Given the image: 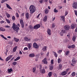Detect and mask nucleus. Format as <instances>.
<instances>
[{"mask_svg": "<svg viewBox=\"0 0 77 77\" xmlns=\"http://www.w3.org/2000/svg\"><path fill=\"white\" fill-rule=\"evenodd\" d=\"M7 1H9V0H2L1 3H3L4 2H7Z\"/></svg>", "mask_w": 77, "mask_h": 77, "instance_id": "32", "label": "nucleus"}, {"mask_svg": "<svg viewBox=\"0 0 77 77\" xmlns=\"http://www.w3.org/2000/svg\"><path fill=\"white\" fill-rule=\"evenodd\" d=\"M38 40H39L38 38H35L34 39L33 41H34V42H36L37 41H38Z\"/></svg>", "mask_w": 77, "mask_h": 77, "instance_id": "41", "label": "nucleus"}, {"mask_svg": "<svg viewBox=\"0 0 77 77\" xmlns=\"http://www.w3.org/2000/svg\"><path fill=\"white\" fill-rule=\"evenodd\" d=\"M68 15V12H66L65 14V16H66Z\"/></svg>", "mask_w": 77, "mask_h": 77, "instance_id": "61", "label": "nucleus"}, {"mask_svg": "<svg viewBox=\"0 0 77 77\" xmlns=\"http://www.w3.org/2000/svg\"><path fill=\"white\" fill-rule=\"evenodd\" d=\"M6 6H7V8H8L9 9H12V8H11V7L10 6H9V5L8 4H6Z\"/></svg>", "mask_w": 77, "mask_h": 77, "instance_id": "24", "label": "nucleus"}, {"mask_svg": "<svg viewBox=\"0 0 77 77\" xmlns=\"http://www.w3.org/2000/svg\"><path fill=\"white\" fill-rule=\"evenodd\" d=\"M50 1H52V0H49V2L50 3H51V4H52V2Z\"/></svg>", "mask_w": 77, "mask_h": 77, "instance_id": "59", "label": "nucleus"}, {"mask_svg": "<svg viewBox=\"0 0 77 77\" xmlns=\"http://www.w3.org/2000/svg\"><path fill=\"white\" fill-rule=\"evenodd\" d=\"M44 1V0H40L39 1V2L40 3H41L42 4L43 3V1Z\"/></svg>", "mask_w": 77, "mask_h": 77, "instance_id": "49", "label": "nucleus"}, {"mask_svg": "<svg viewBox=\"0 0 77 77\" xmlns=\"http://www.w3.org/2000/svg\"><path fill=\"white\" fill-rule=\"evenodd\" d=\"M72 7L75 9H77V3L74 2L73 4Z\"/></svg>", "mask_w": 77, "mask_h": 77, "instance_id": "9", "label": "nucleus"}, {"mask_svg": "<svg viewBox=\"0 0 77 77\" xmlns=\"http://www.w3.org/2000/svg\"><path fill=\"white\" fill-rule=\"evenodd\" d=\"M75 59V58H73V59L72 60V63L73 64H75L77 63V60Z\"/></svg>", "mask_w": 77, "mask_h": 77, "instance_id": "11", "label": "nucleus"}, {"mask_svg": "<svg viewBox=\"0 0 77 77\" xmlns=\"http://www.w3.org/2000/svg\"><path fill=\"white\" fill-rule=\"evenodd\" d=\"M55 23H53L52 24V28H54V27H55Z\"/></svg>", "mask_w": 77, "mask_h": 77, "instance_id": "40", "label": "nucleus"}, {"mask_svg": "<svg viewBox=\"0 0 77 77\" xmlns=\"http://www.w3.org/2000/svg\"><path fill=\"white\" fill-rule=\"evenodd\" d=\"M41 15V13L38 14V16L36 17V18H38V17H39V16H40V15Z\"/></svg>", "mask_w": 77, "mask_h": 77, "instance_id": "56", "label": "nucleus"}, {"mask_svg": "<svg viewBox=\"0 0 77 77\" xmlns=\"http://www.w3.org/2000/svg\"><path fill=\"white\" fill-rule=\"evenodd\" d=\"M61 18L63 22H65V16H61Z\"/></svg>", "mask_w": 77, "mask_h": 77, "instance_id": "20", "label": "nucleus"}, {"mask_svg": "<svg viewBox=\"0 0 77 77\" xmlns=\"http://www.w3.org/2000/svg\"><path fill=\"white\" fill-rule=\"evenodd\" d=\"M54 12H58V11L56 10V8L54 9Z\"/></svg>", "mask_w": 77, "mask_h": 77, "instance_id": "50", "label": "nucleus"}, {"mask_svg": "<svg viewBox=\"0 0 77 77\" xmlns=\"http://www.w3.org/2000/svg\"><path fill=\"white\" fill-rule=\"evenodd\" d=\"M42 62H43L45 64H47L48 63L47 61V58H45L43 60H42Z\"/></svg>", "mask_w": 77, "mask_h": 77, "instance_id": "10", "label": "nucleus"}, {"mask_svg": "<svg viewBox=\"0 0 77 77\" xmlns=\"http://www.w3.org/2000/svg\"><path fill=\"white\" fill-rule=\"evenodd\" d=\"M53 66H51L50 67V70H53Z\"/></svg>", "mask_w": 77, "mask_h": 77, "instance_id": "42", "label": "nucleus"}, {"mask_svg": "<svg viewBox=\"0 0 77 77\" xmlns=\"http://www.w3.org/2000/svg\"><path fill=\"white\" fill-rule=\"evenodd\" d=\"M75 39H76V37L74 35L73 37L72 40L74 42H75Z\"/></svg>", "mask_w": 77, "mask_h": 77, "instance_id": "25", "label": "nucleus"}, {"mask_svg": "<svg viewBox=\"0 0 77 77\" xmlns=\"http://www.w3.org/2000/svg\"><path fill=\"white\" fill-rule=\"evenodd\" d=\"M12 28L14 29V32L15 33H18V30H20L19 26H18V25L15 24L14 23H13Z\"/></svg>", "mask_w": 77, "mask_h": 77, "instance_id": "1", "label": "nucleus"}, {"mask_svg": "<svg viewBox=\"0 0 77 77\" xmlns=\"http://www.w3.org/2000/svg\"><path fill=\"white\" fill-rule=\"evenodd\" d=\"M66 74H67V72H66V71H64L61 73V75H62L64 76L65 75H66Z\"/></svg>", "mask_w": 77, "mask_h": 77, "instance_id": "12", "label": "nucleus"}, {"mask_svg": "<svg viewBox=\"0 0 77 77\" xmlns=\"http://www.w3.org/2000/svg\"><path fill=\"white\" fill-rule=\"evenodd\" d=\"M31 43H29L28 44V47L29 48V50H30V48H31Z\"/></svg>", "mask_w": 77, "mask_h": 77, "instance_id": "18", "label": "nucleus"}, {"mask_svg": "<svg viewBox=\"0 0 77 77\" xmlns=\"http://www.w3.org/2000/svg\"><path fill=\"white\" fill-rule=\"evenodd\" d=\"M1 24H3V23H5V22H4V21L2 20L1 22Z\"/></svg>", "mask_w": 77, "mask_h": 77, "instance_id": "63", "label": "nucleus"}, {"mask_svg": "<svg viewBox=\"0 0 77 77\" xmlns=\"http://www.w3.org/2000/svg\"><path fill=\"white\" fill-rule=\"evenodd\" d=\"M17 46L15 47L13 49V51L14 52H15V51L17 50Z\"/></svg>", "mask_w": 77, "mask_h": 77, "instance_id": "29", "label": "nucleus"}, {"mask_svg": "<svg viewBox=\"0 0 77 77\" xmlns=\"http://www.w3.org/2000/svg\"><path fill=\"white\" fill-rule=\"evenodd\" d=\"M16 15L17 18H18V17H19V14H18V13H16Z\"/></svg>", "mask_w": 77, "mask_h": 77, "instance_id": "46", "label": "nucleus"}, {"mask_svg": "<svg viewBox=\"0 0 77 77\" xmlns=\"http://www.w3.org/2000/svg\"><path fill=\"white\" fill-rule=\"evenodd\" d=\"M74 12L75 13V14L76 16H77V11L75 10L74 11Z\"/></svg>", "mask_w": 77, "mask_h": 77, "instance_id": "54", "label": "nucleus"}, {"mask_svg": "<svg viewBox=\"0 0 77 77\" xmlns=\"http://www.w3.org/2000/svg\"><path fill=\"white\" fill-rule=\"evenodd\" d=\"M8 72L9 73L11 72L12 71V68L10 69H8Z\"/></svg>", "mask_w": 77, "mask_h": 77, "instance_id": "38", "label": "nucleus"}, {"mask_svg": "<svg viewBox=\"0 0 77 77\" xmlns=\"http://www.w3.org/2000/svg\"><path fill=\"white\" fill-rule=\"evenodd\" d=\"M24 39L25 41H30V38H28L27 37L25 38H24Z\"/></svg>", "mask_w": 77, "mask_h": 77, "instance_id": "16", "label": "nucleus"}, {"mask_svg": "<svg viewBox=\"0 0 77 77\" xmlns=\"http://www.w3.org/2000/svg\"><path fill=\"white\" fill-rule=\"evenodd\" d=\"M51 64H53L54 63L53 60H51Z\"/></svg>", "mask_w": 77, "mask_h": 77, "instance_id": "58", "label": "nucleus"}, {"mask_svg": "<svg viewBox=\"0 0 77 77\" xmlns=\"http://www.w3.org/2000/svg\"><path fill=\"white\" fill-rule=\"evenodd\" d=\"M47 16H45L43 19V21L44 22H46L47 21Z\"/></svg>", "mask_w": 77, "mask_h": 77, "instance_id": "17", "label": "nucleus"}, {"mask_svg": "<svg viewBox=\"0 0 77 77\" xmlns=\"http://www.w3.org/2000/svg\"><path fill=\"white\" fill-rule=\"evenodd\" d=\"M60 35L61 36H63V33L62 32H60Z\"/></svg>", "mask_w": 77, "mask_h": 77, "instance_id": "47", "label": "nucleus"}, {"mask_svg": "<svg viewBox=\"0 0 77 77\" xmlns=\"http://www.w3.org/2000/svg\"><path fill=\"white\" fill-rule=\"evenodd\" d=\"M48 33L49 35H51V30L50 29H48L47 30Z\"/></svg>", "mask_w": 77, "mask_h": 77, "instance_id": "13", "label": "nucleus"}, {"mask_svg": "<svg viewBox=\"0 0 77 77\" xmlns=\"http://www.w3.org/2000/svg\"><path fill=\"white\" fill-rule=\"evenodd\" d=\"M29 11L31 14H33L36 11V7L34 5H31L29 7Z\"/></svg>", "mask_w": 77, "mask_h": 77, "instance_id": "2", "label": "nucleus"}, {"mask_svg": "<svg viewBox=\"0 0 77 77\" xmlns=\"http://www.w3.org/2000/svg\"><path fill=\"white\" fill-rule=\"evenodd\" d=\"M17 62L14 61L12 63V65H17Z\"/></svg>", "mask_w": 77, "mask_h": 77, "instance_id": "43", "label": "nucleus"}, {"mask_svg": "<svg viewBox=\"0 0 77 77\" xmlns=\"http://www.w3.org/2000/svg\"><path fill=\"white\" fill-rule=\"evenodd\" d=\"M71 46L72 47V48H75V45H73Z\"/></svg>", "mask_w": 77, "mask_h": 77, "instance_id": "51", "label": "nucleus"}, {"mask_svg": "<svg viewBox=\"0 0 77 77\" xmlns=\"http://www.w3.org/2000/svg\"><path fill=\"white\" fill-rule=\"evenodd\" d=\"M41 74H45V70L44 69H42L40 71Z\"/></svg>", "mask_w": 77, "mask_h": 77, "instance_id": "14", "label": "nucleus"}, {"mask_svg": "<svg viewBox=\"0 0 77 77\" xmlns=\"http://www.w3.org/2000/svg\"><path fill=\"white\" fill-rule=\"evenodd\" d=\"M41 27V25L39 24H37L34 26L33 29H38Z\"/></svg>", "mask_w": 77, "mask_h": 77, "instance_id": "4", "label": "nucleus"}, {"mask_svg": "<svg viewBox=\"0 0 77 77\" xmlns=\"http://www.w3.org/2000/svg\"><path fill=\"white\" fill-rule=\"evenodd\" d=\"M33 47L34 48H37V49L39 48V45L37 44V43L35 42L33 44Z\"/></svg>", "mask_w": 77, "mask_h": 77, "instance_id": "6", "label": "nucleus"}, {"mask_svg": "<svg viewBox=\"0 0 77 77\" xmlns=\"http://www.w3.org/2000/svg\"><path fill=\"white\" fill-rule=\"evenodd\" d=\"M12 19L13 21V20H15V16H13L12 17Z\"/></svg>", "mask_w": 77, "mask_h": 77, "instance_id": "48", "label": "nucleus"}, {"mask_svg": "<svg viewBox=\"0 0 77 77\" xmlns=\"http://www.w3.org/2000/svg\"><path fill=\"white\" fill-rule=\"evenodd\" d=\"M51 74H52V72H50L48 73V75L49 77H51Z\"/></svg>", "mask_w": 77, "mask_h": 77, "instance_id": "34", "label": "nucleus"}, {"mask_svg": "<svg viewBox=\"0 0 77 77\" xmlns=\"http://www.w3.org/2000/svg\"><path fill=\"white\" fill-rule=\"evenodd\" d=\"M14 57H12V58L11 59V61H12V60H14Z\"/></svg>", "mask_w": 77, "mask_h": 77, "instance_id": "64", "label": "nucleus"}, {"mask_svg": "<svg viewBox=\"0 0 77 77\" xmlns=\"http://www.w3.org/2000/svg\"><path fill=\"white\" fill-rule=\"evenodd\" d=\"M12 56H13V55H11L8 56L7 58L5 59V61L6 62H8V61H9L12 57Z\"/></svg>", "mask_w": 77, "mask_h": 77, "instance_id": "5", "label": "nucleus"}, {"mask_svg": "<svg viewBox=\"0 0 77 77\" xmlns=\"http://www.w3.org/2000/svg\"><path fill=\"white\" fill-rule=\"evenodd\" d=\"M66 30L64 29H62L61 30V32H62L63 33H66Z\"/></svg>", "mask_w": 77, "mask_h": 77, "instance_id": "36", "label": "nucleus"}, {"mask_svg": "<svg viewBox=\"0 0 77 77\" xmlns=\"http://www.w3.org/2000/svg\"><path fill=\"white\" fill-rule=\"evenodd\" d=\"M62 51L61 50H60L59 51H58V53H59V54H60V53H61Z\"/></svg>", "mask_w": 77, "mask_h": 77, "instance_id": "52", "label": "nucleus"}, {"mask_svg": "<svg viewBox=\"0 0 77 77\" xmlns=\"http://www.w3.org/2000/svg\"><path fill=\"white\" fill-rule=\"evenodd\" d=\"M64 28L65 30L68 31V30H69V29H70V26H69L68 25H66L64 26Z\"/></svg>", "mask_w": 77, "mask_h": 77, "instance_id": "3", "label": "nucleus"}, {"mask_svg": "<svg viewBox=\"0 0 77 77\" xmlns=\"http://www.w3.org/2000/svg\"><path fill=\"white\" fill-rule=\"evenodd\" d=\"M42 50L44 51H46L47 50V46L43 47L42 48Z\"/></svg>", "mask_w": 77, "mask_h": 77, "instance_id": "22", "label": "nucleus"}, {"mask_svg": "<svg viewBox=\"0 0 77 77\" xmlns=\"http://www.w3.org/2000/svg\"><path fill=\"white\" fill-rule=\"evenodd\" d=\"M20 24L21 25V27L22 28H24V22L22 20H20Z\"/></svg>", "mask_w": 77, "mask_h": 77, "instance_id": "7", "label": "nucleus"}, {"mask_svg": "<svg viewBox=\"0 0 77 77\" xmlns=\"http://www.w3.org/2000/svg\"><path fill=\"white\" fill-rule=\"evenodd\" d=\"M28 50V48H27V47H25L24 48V51L25 50Z\"/></svg>", "mask_w": 77, "mask_h": 77, "instance_id": "53", "label": "nucleus"}, {"mask_svg": "<svg viewBox=\"0 0 77 77\" xmlns=\"http://www.w3.org/2000/svg\"><path fill=\"white\" fill-rule=\"evenodd\" d=\"M77 26V25L75 23H72L71 25V29H74V28H75Z\"/></svg>", "mask_w": 77, "mask_h": 77, "instance_id": "8", "label": "nucleus"}, {"mask_svg": "<svg viewBox=\"0 0 77 77\" xmlns=\"http://www.w3.org/2000/svg\"><path fill=\"white\" fill-rule=\"evenodd\" d=\"M75 32H77V26L76 27L75 29Z\"/></svg>", "mask_w": 77, "mask_h": 77, "instance_id": "62", "label": "nucleus"}, {"mask_svg": "<svg viewBox=\"0 0 77 77\" xmlns=\"http://www.w3.org/2000/svg\"><path fill=\"white\" fill-rule=\"evenodd\" d=\"M5 27H6V28H9L10 27V26H8V25H5Z\"/></svg>", "mask_w": 77, "mask_h": 77, "instance_id": "55", "label": "nucleus"}, {"mask_svg": "<svg viewBox=\"0 0 77 77\" xmlns=\"http://www.w3.org/2000/svg\"><path fill=\"white\" fill-rule=\"evenodd\" d=\"M65 54L66 56H68L69 54V51H66L65 52Z\"/></svg>", "mask_w": 77, "mask_h": 77, "instance_id": "28", "label": "nucleus"}, {"mask_svg": "<svg viewBox=\"0 0 77 77\" xmlns=\"http://www.w3.org/2000/svg\"><path fill=\"white\" fill-rule=\"evenodd\" d=\"M61 62V59L60 58H58V63H60Z\"/></svg>", "mask_w": 77, "mask_h": 77, "instance_id": "39", "label": "nucleus"}, {"mask_svg": "<svg viewBox=\"0 0 77 77\" xmlns=\"http://www.w3.org/2000/svg\"><path fill=\"white\" fill-rule=\"evenodd\" d=\"M14 39L16 42H18L19 41V39L15 37H14Z\"/></svg>", "mask_w": 77, "mask_h": 77, "instance_id": "21", "label": "nucleus"}, {"mask_svg": "<svg viewBox=\"0 0 77 77\" xmlns=\"http://www.w3.org/2000/svg\"><path fill=\"white\" fill-rule=\"evenodd\" d=\"M35 54H29V56L30 57H35Z\"/></svg>", "mask_w": 77, "mask_h": 77, "instance_id": "15", "label": "nucleus"}, {"mask_svg": "<svg viewBox=\"0 0 77 77\" xmlns=\"http://www.w3.org/2000/svg\"><path fill=\"white\" fill-rule=\"evenodd\" d=\"M72 76H75V72H73L72 73Z\"/></svg>", "mask_w": 77, "mask_h": 77, "instance_id": "44", "label": "nucleus"}, {"mask_svg": "<svg viewBox=\"0 0 77 77\" xmlns=\"http://www.w3.org/2000/svg\"><path fill=\"white\" fill-rule=\"evenodd\" d=\"M45 13L46 14H47L48 13V9H46L45 10Z\"/></svg>", "mask_w": 77, "mask_h": 77, "instance_id": "26", "label": "nucleus"}, {"mask_svg": "<svg viewBox=\"0 0 77 77\" xmlns=\"http://www.w3.org/2000/svg\"><path fill=\"white\" fill-rule=\"evenodd\" d=\"M5 20H6L8 24H10V23H11V21H10V20H8V19H5Z\"/></svg>", "mask_w": 77, "mask_h": 77, "instance_id": "30", "label": "nucleus"}, {"mask_svg": "<svg viewBox=\"0 0 77 77\" xmlns=\"http://www.w3.org/2000/svg\"><path fill=\"white\" fill-rule=\"evenodd\" d=\"M54 56H55L56 57H57V54H56L55 52H54Z\"/></svg>", "mask_w": 77, "mask_h": 77, "instance_id": "45", "label": "nucleus"}, {"mask_svg": "<svg viewBox=\"0 0 77 77\" xmlns=\"http://www.w3.org/2000/svg\"><path fill=\"white\" fill-rule=\"evenodd\" d=\"M68 48H72L71 47V46L70 45L68 46Z\"/></svg>", "mask_w": 77, "mask_h": 77, "instance_id": "60", "label": "nucleus"}, {"mask_svg": "<svg viewBox=\"0 0 77 77\" xmlns=\"http://www.w3.org/2000/svg\"><path fill=\"white\" fill-rule=\"evenodd\" d=\"M0 31H2V32H5V31H6V29L4 28L1 27Z\"/></svg>", "mask_w": 77, "mask_h": 77, "instance_id": "23", "label": "nucleus"}, {"mask_svg": "<svg viewBox=\"0 0 77 77\" xmlns=\"http://www.w3.org/2000/svg\"><path fill=\"white\" fill-rule=\"evenodd\" d=\"M26 17L27 19H29L30 17L29 16V13H27L26 14Z\"/></svg>", "mask_w": 77, "mask_h": 77, "instance_id": "19", "label": "nucleus"}, {"mask_svg": "<svg viewBox=\"0 0 77 77\" xmlns=\"http://www.w3.org/2000/svg\"><path fill=\"white\" fill-rule=\"evenodd\" d=\"M20 59V57H17L16 59L14 60V61H17L18 60H19Z\"/></svg>", "mask_w": 77, "mask_h": 77, "instance_id": "31", "label": "nucleus"}, {"mask_svg": "<svg viewBox=\"0 0 77 77\" xmlns=\"http://www.w3.org/2000/svg\"><path fill=\"white\" fill-rule=\"evenodd\" d=\"M6 15H7V18H9L11 17V16H10V15H9V14L7 13H6Z\"/></svg>", "mask_w": 77, "mask_h": 77, "instance_id": "33", "label": "nucleus"}, {"mask_svg": "<svg viewBox=\"0 0 77 77\" xmlns=\"http://www.w3.org/2000/svg\"><path fill=\"white\" fill-rule=\"evenodd\" d=\"M36 71V67H34L32 69V71L33 72H35Z\"/></svg>", "mask_w": 77, "mask_h": 77, "instance_id": "37", "label": "nucleus"}, {"mask_svg": "<svg viewBox=\"0 0 77 77\" xmlns=\"http://www.w3.org/2000/svg\"><path fill=\"white\" fill-rule=\"evenodd\" d=\"M29 28L31 30H33V26L30 25L29 26Z\"/></svg>", "mask_w": 77, "mask_h": 77, "instance_id": "27", "label": "nucleus"}, {"mask_svg": "<svg viewBox=\"0 0 77 77\" xmlns=\"http://www.w3.org/2000/svg\"><path fill=\"white\" fill-rule=\"evenodd\" d=\"M53 19L52 20V21H54V20H55V17H54L53 18V17H52Z\"/></svg>", "mask_w": 77, "mask_h": 77, "instance_id": "57", "label": "nucleus"}, {"mask_svg": "<svg viewBox=\"0 0 77 77\" xmlns=\"http://www.w3.org/2000/svg\"><path fill=\"white\" fill-rule=\"evenodd\" d=\"M59 69H61L62 68V65L61 64H59Z\"/></svg>", "mask_w": 77, "mask_h": 77, "instance_id": "35", "label": "nucleus"}]
</instances>
